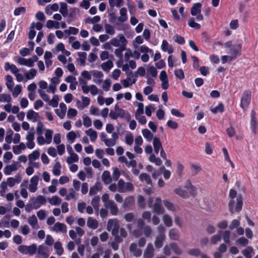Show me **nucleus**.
Wrapping results in <instances>:
<instances>
[{
	"mask_svg": "<svg viewBox=\"0 0 258 258\" xmlns=\"http://www.w3.org/2000/svg\"><path fill=\"white\" fill-rule=\"evenodd\" d=\"M241 45L240 44H236L232 46L230 48L229 53L230 61H231L236 58L238 55L241 54Z\"/></svg>",
	"mask_w": 258,
	"mask_h": 258,
	"instance_id": "39448f33",
	"label": "nucleus"
},
{
	"mask_svg": "<svg viewBox=\"0 0 258 258\" xmlns=\"http://www.w3.org/2000/svg\"><path fill=\"white\" fill-rule=\"evenodd\" d=\"M145 223L144 221L141 219L139 218L137 220V226L138 229L133 231V234L135 237H139L142 234V230L145 227Z\"/></svg>",
	"mask_w": 258,
	"mask_h": 258,
	"instance_id": "6e6552de",
	"label": "nucleus"
},
{
	"mask_svg": "<svg viewBox=\"0 0 258 258\" xmlns=\"http://www.w3.org/2000/svg\"><path fill=\"white\" fill-rule=\"evenodd\" d=\"M223 233L222 230H219L218 231V234H215L213 235L210 239L211 242L213 244H216L218 241H220L221 239V237L220 236V234Z\"/></svg>",
	"mask_w": 258,
	"mask_h": 258,
	"instance_id": "4c0bfd02",
	"label": "nucleus"
},
{
	"mask_svg": "<svg viewBox=\"0 0 258 258\" xmlns=\"http://www.w3.org/2000/svg\"><path fill=\"white\" fill-rule=\"evenodd\" d=\"M40 156V153L37 150L34 151L31 154L28 156L29 159L31 160H36L39 158Z\"/></svg>",
	"mask_w": 258,
	"mask_h": 258,
	"instance_id": "338daca9",
	"label": "nucleus"
},
{
	"mask_svg": "<svg viewBox=\"0 0 258 258\" xmlns=\"http://www.w3.org/2000/svg\"><path fill=\"white\" fill-rule=\"evenodd\" d=\"M81 98L82 100V104H81V102L79 100L77 101V104L78 105H81L82 108L87 107L90 104V99L88 97H85L84 96H82Z\"/></svg>",
	"mask_w": 258,
	"mask_h": 258,
	"instance_id": "ea45409f",
	"label": "nucleus"
},
{
	"mask_svg": "<svg viewBox=\"0 0 258 258\" xmlns=\"http://www.w3.org/2000/svg\"><path fill=\"white\" fill-rule=\"evenodd\" d=\"M153 146L154 150L156 154H158L159 151H161L163 148L162 143L159 138L156 137L153 138Z\"/></svg>",
	"mask_w": 258,
	"mask_h": 258,
	"instance_id": "9b49d317",
	"label": "nucleus"
},
{
	"mask_svg": "<svg viewBox=\"0 0 258 258\" xmlns=\"http://www.w3.org/2000/svg\"><path fill=\"white\" fill-rule=\"evenodd\" d=\"M71 156L68 157L67 159V162L69 164H72L73 162H77L79 160L78 155L76 153L70 154Z\"/></svg>",
	"mask_w": 258,
	"mask_h": 258,
	"instance_id": "58836bf2",
	"label": "nucleus"
},
{
	"mask_svg": "<svg viewBox=\"0 0 258 258\" xmlns=\"http://www.w3.org/2000/svg\"><path fill=\"white\" fill-rule=\"evenodd\" d=\"M236 243L242 246H245L248 243V240L244 237H241L236 240Z\"/></svg>",
	"mask_w": 258,
	"mask_h": 258,
	"instance_id": "052dcab7",
	"label": "nucleus"
},
{
	"mask_svg": "<svg viewBox=\"0 0 258 258\" xmlns=\"http://www.w3.org/2000/svg\"><path fill=\"white\" fill-rule=\"evenodd\" d=\"M28 222L29 224L33 227L35 228L37 224V219L35 215H33L31 217L28 218Z\"/></svg>",
	"mask_w": 258,
	"mask_h": 258,
	"instance_id": "603ef678",
	"label": "nucleus"
},
{
	"mask_svg": "<svg viewBox=\"0 0 258 258\" xmlns=\"http://www.w3.org/2000/svg\"><path fill=\"white\" fill-rule=\"evenodd\" d=\"M155 248L152 243L148 244L143 253L144 258H153L154 255Z\"/></svg>",
	"mask_w": 258,
	"mask_h": 258,
	"instance_id": "9d476101",
	"label": "nucleus"
},
{
	"mask_svg": "<svg viewBox=\"0 0 258 258\" xmlns=\"http://www.w3.org/2000/svg\"><path fill=\"white\" fill-rule=\"evenodd\" d=\"M104 28L106 32L109 35H114L115 31L114 30L112 26L108 24H106L104 25Z\"/></svg>",
	"mask_w": 258,
	"mask_h": 258,
	"instance_id": "680f3d73",
	"label": "nucleus"
},
{
	"mask_svg": "<svg viewBox=\"0 0 258 258\" xmlns=\"http://www.w3.org/2000/svg\"><path fill=\"white\" fill-rule=\"evenodd\" d=\"M241 253L245 258H251L252 255L254 254V250L251 246H249L243 249L241 251Z\"/></svg>",
	"mask_w": 258,
	"mask_h": 258,
	"instance_id": "412c9836",
	"label": "nucleus"
},
{
	"mask_svg": "<svg viewBox=\"0 0 258 258\" xmlns=\"http://www.w3.org/2000/svg\"><path fill=\"white\" fill-rule=\"evenodd\" d=\"M134 200L132 197H128L124 200L122 207L124 208H129L134 204Z\"/></svg>",
	"mask_w": 258,
	"mask_h": 258,
	"instance_id": "2f4dec72",
	"label": "nucleus"
},
{
	"mask_svg": "<svg viewBox=\"0 0 258 258\" xmlns=\"http://www.w3.org/2000/svg\"><path fill=\"white\" fill-rule=\"evenodd\" d=\"M102 180L105 184H108L111 182L112 179L109 171H105L103 172L102 175Z\"/></svg>",
	"mask_w": 258,
	"mask_h": 258,
	"instance_id": "cd10ccee",
	"label": "nucleus"
},
{
	"mask_svg": "<svg viewBox=\"0 0 258 258\" xmlns=\"http://www.w3.org/2000/svg\"><path fill=\"white\" fill-rule=\"evenodd\" d=\"M255 116V112L253 110H252L250 114V126L252 132L254 134L256 133V128L258 126V123L257 122Z\"/></svg>",
	"mask_w": 258,
	"mask_h": 258,
	"instance_id": "f8f14e48",
	"label": "nucleus"
},
{
	"mask_svg": "<svg viewBox=\"0 0 258 258\" xmlns=\"http://www.w3.org/2000/svg\"><path fill=\"white\" fill-rule=\"evenodd\" d=\"M170 247L176 254L180 255L182 253V250L176 243H170Z\"/></svg>",
	"mask_w": 258,
	"mask_h": 258,
	"instance_id": "a19ab883",
	"label": "nucleus"
},
{
	"mask_svg": "<svg viewBox=\"0 0 258 258\" xmlns=\"http://www.w3.org/2000/svg\"><path fill=\"white\" fill-rule=\"evenodd\" d=\"M37 71L35 69H31L30 70L29 73H26L25 74L26 78L27 80L33 79L36 75Z\"/></svg>",
	"mask_w": 258,
	"mask_h": 258,
	"instance_id": "8fccbe9b",
	"label": "nucleus"
},
{
	"mask_svg": "<svg viewBox=\"0 0 258 258\" xmlns=\"http://www.w3.org/2000/svg\"><path fill=\"white\" fill-rule=\"evenodd\" d=\"M11 96L10 94H0V101L1 102H7L8 103L11 101Z\"/></svg>",
	"mask_w": 258,
	"mask_h": 258,
	"instance_id": "3c124183",
	"label": "nucleus"
},
{
	"mask_svg": "<svg viewBox=\"0 0 258 258\" xmlns=\"http://www.w3.org/2000/svg\"><path fill=\"white\" fill-rule=\"evenodd\" d=\"M162 220L167 227L172 226L173 222L171 217L168 214H165L162 218Z\"/></svg>",
	"mask_w": 258,
	"mask_h": 258,
	"instance_id": "f704fd0d",
	"label": "nucleus"
},
{
	"mask_svg": "<svg viewBox=\"0 0 258 258\" xmlns=\"http://www.w3.org/2000/svg\"><path fill=\"white\" fill-rule=\"evenodd\" d=\"M174 191L176 194L182 198H187L189 197L188 192L181 188H176L174 190Z\"/></svg>",
	"mask_w": 258,
	"mask_h": 258,
	"instance_id": "c03bdc74",
	"label": "nucleus"
},
{
	"mask_svg": "<svg viewBox=\"0 0 258 258\" xmlns=\"http://www.w3.org/2000/svg\"><path fill=\"white\" fill-rule=\"evenodd\" d=\"M173 38L175 42L179 44H183L185 43L184 37L179 35H175Z\"/></svg>",
	"mask_w": 258,
	"mask_h": 258,
	"instance_id": "69168bd1",
	"label": "nucleus"
},
{
	"mask_svg": "<svg viewBox=\"0 0 258 258\" xmlns=\"http://www.w3.org/2000/svg\"><path fill=\"white\" fill-rule=\"evenodd\" d=\"M224 107L222 103H219L216 107L211 108V111L213 113H216L217 112H223L224 111Z\"/></svg>",
	"mask_w": 258,
	"mask_h": 258,
	"instance_id": "de8ad7c7",
	"label": "nucleus"
},
{
	"mask_svg": "<svg viewBox=\"0 0 258 258\" xmlns=\"http://www.w3.org/2000/svg\"><path fill=\"white\" fill-rule=\"evenodd\" d=\"M237 192L235 189H231L229 191V197L232 199L229 201L228 203L229 210L231 214H233L234 211L236 212H239L242 208L243 201L242 198L240 195L237 196L236 198V204L235 208L234 210V206L235 204V201L233 200L236 197Z\"/></svg>",
	"mask_w": 258,
	"mask_h": 258,
	"instance_id": "f257e3e1",
	"label": "nucleus"
},
{
	"mask_svg": "<svg viewBox=\"0 0 258 258\" xmlns=\"http://www.w3.org/2000/svg\"><path fill=\"white\" fill-rule=\"evenodd\" d=\"M230 234H231V232L229 230H226L223 232V238L224 241L226 243H230Z\"/></svg>",
	"mask_w": 258,
	"mask_h": 258,
	"instance_id": "13d9d810",
	"label": "nucleus"
},
{
	"mask_svg": "<svg viewBox=\"0 0 258 258\" xmlns=\"http://www.w3.org/2000/svg\"><path fill=\"white\" fill-rule=\"evenodd\" d=\"M53 131L49 129H47L45 133V136L46 138V143L47 144H50L52 140Z\"/></svg>",
	"mask_w": 258,
	"mask_h": 258,
	"instance_id": "49530a36",
	"label": "nucleus"
},
{
	"mask_svg": "<svg viewBox=\"0 0 258 258\" xmlns=\"http://www.w3.org/2000/svg\"><path fill=\"white\" fill-rule=\"evenodd\" d=\"M188 25L191 28L196 29H199L201 28V25L195 22V18L193 17L190 18L188 22Z\"/></svg>",
	"mask_w": 258,
	"mask_h": 258,
	"instance_id": "09e8293b",
	"label": "nucleus"
},
{
	"mask_svg": "<svg viewBox=\"0 0 258 258\" xmlns=\"http://www.w3.org/2000/svg\"><path fill=\"white\" fill-rule=\"evenodd\" d=\"M49 203L54 206H58L61 202V200L58 196H53L51 199L48 200Z\"/></svg>",
	"mask_w": 258,
	"mask_h": 258,
	"instance_id": "e433bc0d",
	"label": "nucleus"
},
{
	"mask_svg": "<svg viewBox=\"0 0 258 258\" xmlns=\"http://www.w3.org/2000/svg\"><path fill=\"white\" fill-rule=\"evenodd\" d=\"M85 133L90 137L92 142H94L97 138V132L92 128L86 131Z\"/></svg>",
	"mask_w": 258,
	"mask_h": 258,
	"instance_id": "7c9ffc66",
	"label": "nucleus"
},
{
	"mask_svg": "<svg viewBox=\"0 0 258 258\" xmlns=\"http://www.w3.org/2000/svg\"><path fill=\"white\" fill-rule=\"evenodd\" d=\"M27 118L29 120L34 118V121L38 120L40 116L38 113L34 111L33 110L30 109L28 111L27 113Z\"/></svg>",
	"mask_w": 258,
	"mask_h": 258,
	"instance_id": "b1692460",
	"label": "nucleus"
},
{
	"mask_svg": "<svg viewBox=\"0 0 258 258\" xmlns=\"http://www.w3.org/2000/svg\"><path fill=\"white\" fill-rule=\"evenodd\" d=\"M184 187L188 190V192L191 196H195L196 195L197 189L192 185L189 180H186Z\"/></svg>",
	"mask_w": 258,
	"mask_h": 258,
	"instance_id": "6ab92c4d",
	"label": "nucleus"
},
{
	"mask_svg": "<svg viewBox=\"0 0 258 258\" xmlns=\"http://www.w3.org/2000/svg\"><path fill=\"white\" fill-rule=\"evenodd\" d=\"M58 96L57 95H54L53 97V98L51 100L49 101L48 104L50 106H52L53 107L55 108L58 106Z\"/></svg>",
	"mask_w": 258,
	"mask_h": 258,
	"instance_id": "a18cd8bd",
	"label": "nucleus"
},
{
	"mask_svg": "<svg viewBox=\"0 0 258 258\" xmlns=\"http://www.w3.org/2000/svg\"><path fill=\"white\" fill-rule=\"evenodd\" d=\"M18 169V163L14 162L11 165H7L4 170L6 175H10L12 171H16Z\"/></svg>",
	"mask_w": 258,
	"mask_h": 258,
	"instance_id": "2eb2a0df",
	"label": "nucleus"
},
{
	"mask_svg": "<svg viewBox=\"0 0 258 258\" xmlns=\"http://www.w3.org/2000/svg\"><path fill=\"white\" fill-rule=\"evenodd\" d=\"M169 236L172 240H177L179 238L178 231L174 228L171 229L169 232Z\"/></svg>",
	"mask_w": 258,
	"mask_h": 258,
	"instance_id": "c85d7f7f",
	"label": "nucleus"
},
{
	"mask_svg": "<svg viewBox=\"0 0 258 258\" xmlns=\"http://www.w3.org/2000/svg\"><path fill=\"white\" fill-rule=\"evenodd\" d=\"M138 109L136 112L135 117L137 118V116H140L141 114H143L144 113V104L142 103H138Z\"/></svg>",
	"mask_w": 258,
	"mask_h": 258,
	"instance_id": "864d4df0",
	"label": "nucleus"
},
{
	"mask_svg": "<svg viewBox=\"0 0 258 258\" xmlns=\"http://www.w3.org/2000/svg\"><path fill=\"white\" fill-rule=\"evenodd\" d=\"M163 204L164 206L169 210L171 211L172 212H175L177 211L179 208L178 207L174 205V204L171 203L170 202L167 200H164L163 201Z\"/></svg>",
	"mask_w": 258,
	"mask_h": 258,
	"instance_id": "5701e85b",
	"label": "nucleus"
},
{
	"mask_svg": "<svg viewBox=\"0 0 258 258\" xmlns=\"http://www.w3.org/2000/svg\"><path fill=\"white\" fill-rule=\"evenodd\" d=\"M54 248L56 250V253L61 255L63 252V248L62 247V245L60 242L57 241L54 243Z\"/></svg>",
	"mask_w": 258,
	"mask_h": 258,
	"instance_id": "79ce46f5",
	"label": "nucleus"
},
{
	"mask_svg": "<svg viewBox=\"0 0 258 258\" xmlns=\"http://www.w3.org/2000/svg\"><path fill=\"white\" fill-rule=\"evenodd\" d=\"M166 236L157 235L154 241V244L156 248L159 249L163 245V242L165 240Z\"/></svg>",
	"mask_w": 258,
	"mask_h": 258,
	"instance_id": "a211bd4d",
	"label": "nucleus"
},
{
	"mask_svg": "<svg viewBox=\"0 0 258 258\" xmlns=\"http://www.w3.org/2000/svg\"><path fill=\"white\" fill-rule=\"evenodd\" d=\"M130 250L136 257L140 256L142 253V250L141 249L138 248L137 244L136 243H133L131 244L130 246Z\"/></svg>",
	"mask_w": 258,
	"mask_h": 258,
	"instance_id": "ddd939ff",
	"label": "nucleus"
},
{
	"mask_svg": "<svg viewBox=\"0 0 258 258\" xmlns=\"http://www.w3.org/2000/svg\"><path fill=\"white\" fill-rule=\"evenodd\" d=\"M37 252L38 254L41 255L44 258L47 257V254L45 252V247L44 246L42 245H39L37 249Z\"/></svg>",
	"mask_w": 258,
	"mask_h": 258,
	"instance_id": "e2e57ef3",
	"label": "nucleus"
},
{
	"mask_svg": "<svg viewBox=\"0 0 258 258\" xmlns=\"http://www.w3.org/2000/svg\"><path fill=\"white\" fill-rule=\"evenodd\" d=\"M202 4L200 3H195L191 8L190 13L192 16H195L200 14L201 11Z\"/></svg>",
	"mask_w": 258,
	"mask_h": 258,
	"instance_id": "f3484780",
	"label": "nucleus"
},
{
	"mask_svg": "<svg viewBox=\"0 0 258 258\" xmlns=\"http://www.w3.org/2000/svg\"><path fill=\"white\" fill-rule=\"evenodd\" d=\"M142 230L146 237H149L151 236L152 230L150 226L145 225Z\"/></svg>",
	"mask_w": 258,
	"mask_h": 258,
	"instance_id": "6e6d98bb",
	"label": "nucleus"
},
{
	"mask_svg": "<svg viewBox=\"0 0 258 258\" xmlns=\"http://www.w3.org/2000/svg\"><path fill=\"white\" fill-rule=\"evenodd\" d=\"M133 189L134 186L131 182L125 183L122 179L118 180L117 182V190L119 192H125L132 191Z\"/></svg>",
	"mask_w": 258,
	"mask_h": 258,
	"instance_id": "20e7f679",
	"label": "nucleus"
},
{
	"mask_svg": "<svg viewBox=\"0 0 258 258\" xmlns=\"http://www.w3.org/2000/svg\"><path fill=\"white\" fill-rule=\"evenodd\" d=\"M107 228L108 231H111V233L114 236V240L117 243L122 241V239L118 235L119 225L117 219H109L107 222Z\"/></svg>",
	"mask_w": 258,
	"mask_h": 258,
	"instance_id": "f03ea898",
	"label": "nucleus"
},
{
	"mask_svg": "<svg viewBox=\"0 0 258 258\" xmlns=\"http://www.w3.org/2000/svg\"><path fill=\"white\" fill-rule=\"evenodd\" d=\"M142 217L143 220H145L148 222H150L151 219V213L150 211H145L142 213Z\"/></svg>",
	"mask_w": 258,
	"mask_h": 258,
	"instance_id": "0e129e2a",
	"label": "nucleus"
},
{
	"mask_svg": "<svg viewBox=\"0 0 258 258\" xmlns=\"http://www.w3.org/2000/svg\"><path fill=\"white\" fill-rule=\"evenodd\" d=\"M161 49L164 52L167 51L169 54H171L174 51L173 47L171 45H170L166 40H163L162 41Z\"/></svg>",
	"mask_w": 258,
	"mask_h": 258,
	"instance_id": "dca6fc26",
	"label": "nucleus"
},
{
	"mask_svg": "<svg viewBox=\"0 0 258 258\" xmlns=\"http://www.w3.org/2000/svg\"><path fill=\"white\" fill-rule=\"evenodd\" d=\"M53 230L56 232H61L62 233H66L67 228L64 224L56 222L53 227Z\"/></svg>",
	"mask_w": 258,
	"mask_h": 258,
	"instance_id": "4468645a",
	"label": "nucleus"
},
{
	"mask_svg": "<svg viewBox=\"0 0 258 258\" xmlns=\"http://www.w3.org/2000/svg\"><path fill=\"white\" fill-rule=\"evenodd\" d=\"M139 179L142 182H145L147 184L152 185L151 177L146 173H142L139 176Z\"/></svg>",
	"mask_w": 258,
	"mask_h": 258,
	"instance_id": "393cba45",
	"label": "nucleus"
},
{
	"mask_svg": "<svg viewBox=\"0 0 258 258\" xmlns=\"http://www.w3.org/2000/svg\"><path fill=\"white\" fill-rule=\"evenodd\" d=\"M87 225L88 227L93 229H96L98 226L97 221L91 217L88 218L87 222Z\"/></svg>",
	"mask_w": 258,
	"mask_h": 258,
	"instance_id": "bb28decb",
	"label": "nucleus"
},
{
	"mask_svg": "<svg viewBox=\"0 0 258 258\" xmlns=\"http://www.w3.org/2000/svg\"><path fill=\"white\" fill-rule=\"evenodd\" d=\"M153 211L157 215H160L164 212V209L162 206V200L160 198L156 199L153 207Z\"/></svg>",
	"mask_w": 258,
	"mask_h": 258,
	"instance_id": "0eeeda50",
	"label": "nucleus"
},
{
	"mask_svg": "<svg viewBox=\"0 0 258 258\" xmlns=\"http://www.w3.org/2000/svg\"><path fill=\"white\" fill-rule=\"evenodd\" d=\"M157 231L158 232V234L157 235L166 236V235L165 233V231H166V228L163 224H160L157 227Z\"/></svg>",
	"mask_w": 258,
	"mask_h": 258,
	"instance_id": "4d7b16f0",
	"label": "nucleus"
},
{
	"mask_svg": "<svg viewBox=\"0 0 258 258\" xmlns=\"http://www.w3.org/2000/svg\"><path fill=\"white\" fill-rule=\"evenodd\" d=\"M135 216L133 213H128L124 215V218L127 222H131L134 220Z\"/></svg>",
	"mask_w": 258,
	"mask_h": 258,
	"instance_id": "774afa93",
	"label": "nucleus"
},
{
	"mask_svg": "<svg viewBox=\"0 0 258 258\" xmlns=\"http://www.w3.org/2000/svg\"><path fill=\"white\" fill-rule=\"evenodd\" d=\"M60 168H61V165H60L59 162H56L53 168V170H52L53 174L55 176L59 175L61 173Z\"/></svg>",
	"mask_w": 258,
	"mask_h": 258,
	"instance_id": "37998d69",
	"label": "nucleus"
},
{
	"mask_svg": "<svg viewBox=\"0 0 258 258\" xmlns=\"http://www.w3.org/2000/svg\"><path fill=\"white\" fill-rule=\"evenodd\" d=\"M113 67V64L112 61L108 60L103 62L101 64V68L105 72H108Z\"/></svg>",
	"mask_w": 258,
	"mask_h": 258,
	"instance_id": "473e14b6",
	"label": "nucleus"
},
{
	"mask_svg": "<svg viewBox=\"0 0 258 258\" xmlns=\"http://www.w3.org/2000/svg\"><path fill=\"white\" fill-rule=\"evenodd\" d=\"M102 188L101 183L100 182H97L95 185L91 187L89 191L90 195H95L98 191L100 190Z\"/></svg>",
	"mask_w": 258,
	"mask_h": 258,
	"instance_id": "a878e982",
	"label": "nucleus"
},
{
	"mask_svg": "<svg viewBox=\"0 0 258 258\" xmlns=\"http://www.w3.org/2000/svg\"><path fill=\"white\" fill-rule=\"evenodd\" d=\"M60 6L59 12L63 17H66L68 13L67 4L66 3L60 2Z\"/></svg>",
	"mask_w": 258,
	"mask_h": 258,
	"instance_id": "c9c22d12",
	"label": "nucleus"
},
{
	"mask_svg": "<svg viewBox=\"0 0 258 258\" xmlns=\"http://www.w3.org/2000/svg\"><path fill=\"white\" fill-rule=\"evenodd\" d=\"M120 16L118 17L117 20L121 23H123L127 21V9L125 8H122L120 10Z\"/></svg>",
	"mask_w": 258,
	"mask_h": 258,
	"instance_id": "4be33fe9",
	"label": "nucleus"
},
{
	"mask_svg": "<svg viewBox=\"0 0 258 258\" xmlns=\"http://www.w3.org/2000/svg\"><path fill=\"white\" fill-rule=\"evenodd\" d=\"M201 250L199 248H192L188 250V253L194 256H198L201 254Z\"/></svg>",
	"mask_w": 258,
	"mask_h": 258,
	"instance_id": "5fc2aeb1",
	"label": "nucleus"
},
{
	"mask_svg": "<svg viewBox=\"0 0 258 258\" xmlns=\"http://www.w3.org/2000/svg\"><path fill=\"white\" fill-rule=\"evenodd\" d=\"M46 202L45 198L42 196H38L36 198H33L31 199V206L34 209L39 208L41 205L45 204Z\"/></svg>",
	"mask_w": 258,
	"mask_h": 258,
	"instance_id": "423d86ee",
	"label": "nucleus"
},
{
	"mask_svg": "<svg viewBox=\"0 0 258 258\" xmlns=\"http://www.w3.org/2000/svg\"><path fill=\"white\" fill-rule=\"evenodd\" d=\"M251 100V92L249 90L244 91L241 95L240 107L245 110L249 106Z\"/></svg>",
	"mask_w": 258,
	"mask_h": 258,
	"instance_id": "7ed1b4c3",
	"label": "nucleus"
},
{
	"mask_svg": "<svg viewBox=\"0 0 258 258\" xmlns=\"http://www.w3.org/2000/svg\"><path fill=\"white\" fill-rule=\"evenodd\" d=\"M143 136L148 142H150L153 138V135L147 128L143 129L142 131Z\"/></svg>",
	"mask_w": 258,
	"mask_h": 258,
	"instance_id": "c756f323",
	"label": "nucleus"
},
{
	"mask_svg": "<svg viewBox=\"0 0 258 258\" xmlns=\"http://www.w3.org/2000/svg\"><path fill=\"white\" fill-rule=\"evenodd\" d=\"M4 68L6 71L10 70L11 72L14 75L17 74V73H19V70L17 68V67L15 64H11L9 62H6L5 63Z\"/></svg>",
	"mask_w": 258,
	"mask_h": 258,
	"instance_id": "aec40b11",
	"label": "nucleus"
},
{
	"mask_svg": "<svg viewBox=\"0 0 258 258\" xmlns=\"http://www.w3.org/2000/svg\"><path fill=\"white\" fill-rule=\"evenodd\" d=\"M6 80L7 81L6 84V86H7L8 89L10 91H12L13 87L14 85V83L13 81V77L11 76L8 75L6 76Z\"/></svg>",
	"mask_w": 258,
	"mask_h": 258,
	"instance_id": "72a5a7b5",
	"label": "nucleus"
},
{
	"mask_svg": "<svg viewBox=\"0 0 258 258\" xmlns=\"http://www.w3.org/2000/svg\"><path fill=\"white\" fill-rule=\"evenodd\" d=\"M104 206L106 208L110 210L112 215H117L118 213V209L113 201L110 200L108 201L106 203L104 204Z\"/></svg>",
	"mask_w": 258,
	"mask_h": 258,
	"instance_id": "1a4fd4ad",
	"label": "nucleus"
},
{
	"mask_svg": "<svg viewBox=\"0 0 258 258\" xmlns=\"http://www.w3.org/2000/svg\"><path fill=\"white\" fill-rule=\"evenodd\" d=\"M174 75L179 80H183L184 78V74L181 69L175 70Z\"/></svg>",
	"mask_w": 258,
	"mask_h": 258,
	"instance_id": "bf43d9fd",
	"label": "nucleus"
}]
</instances>
